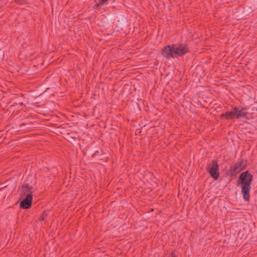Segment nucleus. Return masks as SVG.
<instances>
[{"instance_id":"7ed1b4c3","label":"nucleus","mask_w":257,"mask_h":257,"mask_svg":"<svg viewBox=\"0 0 257 257\" xmlns=\"http://www.w3.org/2000/svg\"><path fill=\"white\" fill-rule=\"evenodd\" d=\"M246 109L241 106H235L229 111L222 114L221 117H225L227 119L245 118L247 115Z\"/></svg>"},{"instance_id":"9d476101","label":"nucleus","mask_w":257,"mask_h":257,"mask_svg":"<svg viewBox=\"0 0 257 257\" xmlns=\"http://www.w3.org/2000/svg\"><path fill=\"white\" fill-rule=\"evenodd\" d=\"M44 219V215H43L42 216V219Z\"/></svg>"},{"instance_id":"f257e3e1","label":"nucleus","mask_w":257,"mask_h":257,"mask_svg":"<svg viewBox=\"0 0 257 257\" xmlns=\"http://www.w3.org/2000/svg\"><path fill=\"white\" fill-rule=\"evenodd\" d=\"M188 51L189 48L186 44L177 43L165 47L162 54L167 58H174L184 56Z\"/></svg>"},{"instance_id":"0eeeda50","label":"nucleus","mask_w":257,"mask_h":257,"mask_svg":"<svg viewBox=\"0 0 257 257\" xmlns=\"http://www.w3.org/2000/svg\"><path fill=\"white\" fill-rule=\"evenodd\" d=\"M19 194L22 199L25 196L27 197V195L28 194H32V191H31V188L29 187L28 185H24L22 186L19 190Z\"/></svg>"},{"instance_id":"1a4fd4ad","label":"nucleus","mask_w":257,"mask_h":257,"mask_svg":"<svg viewBox=\"0 0 257 257\" xmlns=\"http://www.w3.org/2000/svg\"><path fill=\"white\" fill-rule=\"evenodd\" d=\"M108 0H99L98 3V5H103L105 2L107 1Z\"/></svg>"},{"instance_id":"39448f33","label":"nucleus","mask_w":257,"mask_h":257,"mask_svg":"<svg viewBox=\"0 0 257 257\" xmlns=\"http://www.w3.org/2000/svg\"><path fill=\"white\" fill-rule=\"evenodd\" d=\"M32 194H28L27 197L20 202V205L21 208L23 209H28L32 205Z\"/></svg>"},{"instance_id":"f03ea898","label":"nucleus","mask_w":257,"mask_h":257,"mask_svg":"<svg viewBox=\"0 0 257 257\" xmlns=\"http://www.w3.org/2000/svg\"><path fill=\"white\" fill-rule=\"evenodd\" d=\"M252 180V176L247 171L242 172L239 177L238 183L240 184L241 191L243 194V198L248 201L250 198V190L251 189V182Z\"/></svg>"},{"instance_id":"423d86ee","label":"nucleus","mask_w":257,"mask_h":257,"mask_svg":"<svg viewBox=\"0 0 257 257\" xmlns=\"http://www.w3.org/2000/svg\"><path fill=\"white\" fill-rule=\"evenodd\" d=\"M243 169V164L242 162L240 161L236 163L233 167L231 168L229 171L230 175L231 176L236 175L239 173Z\"/></svg>"},{"instance_id":"20e7f679","label":"nucleus","mask_w":257,"mask_h":257,"mask_svg":"<svg viewBox=\"0 0 257 257\" xmlns=\"http://www.w3.org/2000/svg\"><path fill=\"white\" fill-rule=\"evenodd\" d=\"M219 167L217 162L215 160H213L210 166H208L207 170L209 173L211 177L214 180H217L219 176Z\"/></svg>"},{"instance_id":"6e6552de","label":"nucleus","mask_w":257,"mask_h":257,"mask_svg":"<svg viewBox=\"0 0 257 257\" xmlns=\"http://www.w3.org/2000/svg\"><path fill=\"white\" fill-rule=\"evenodd\" d=\"M16 2L19 3L20 5H23L25 4L26 2L25 0H15Z\"/></svg>"}]
</instances>
